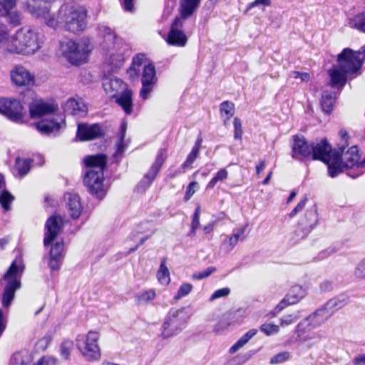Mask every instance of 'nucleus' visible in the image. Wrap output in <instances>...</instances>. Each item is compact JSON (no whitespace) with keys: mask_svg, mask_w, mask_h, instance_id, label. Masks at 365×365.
Returning a JSON list of instances; mask_svg holds the SVG:
<instances>
[{"mask_svg":"<svg viewBox=\"0 0 365 365\" xmlns=\"http://www.w3.org/2000/svg\"><path fill=\"white\" fill-rule=\"evenodd\" d=\"M86 168L83 175V184L88 192L95 197L102 200L107 194L105 188L104 171L108 165V157L103 153L86 155L83 159Z\"/></svg>","mask_w":365,"mask_h":365,"instance_id":"nucleus-1","label":"nucleus"},{"mask_svg":"<svg viewBox=\"0 0 365 365\" xmlns=\"http://www.w3.org/2000/svg\"><path fill=\"white\" fill-rule=\"evenodd\" d=\"M42 43L39 34L31 26H25L10 36L6 43V50L11 53L29 56L38 51Z\"/></svg>","mask_w":365,"mask_h":365,"instance_id":"nucleus-2","label":"nucleus"},{"mask_svg":"<svg viewBox=\"0 0 365 365\" xmlns=\"http://www.w3.org/2000/svg\"><path fill=\"white\" fill-rule=\"evenodd\" d=\"M25 269L21 256H17L11 263L2 279L6 282L2 294V305L8 307L13 301L16 291L21 287V277Z\"/></svg>","mask_w":365,"mask_h":365,"instance_id":"nucleus-3","label":"nucleus"},{"mask_svg":"<svg viewBox=\"0 0 365 365\" xmlns=\"http://www.w3.org/2000/svg\"><path fill=\"white\" fill-rule=\"evenodd\" d=\"M87 10L81 5H65L59 9L61 23H63L66 31L77 34L86 27Z\"/></svg>","mask_w":365,"mask_h":365,"instance_id":"nucleus-4","label":"nucleus"},{"mask_svg":"<svg viewBox=\"0 0 365 365\" xmlns=\"http://www.w3.org/2000/svg\"><path fill=\"white\" fill-rule=\"evenodd\" d=\"M100 334L90 330L82 339H77V346L82 356L90 362L98 361L101 358V350L98 344Z\"/></svg>","mask_w":365,"mask_h":365,"instance_id":"nucleus-5","label":"nucleus"},{"mask_svg":"<svg viewBox=\"0 0 365 365\" xmlns=\"http://www.w3.org/2000/svg\"><path fill=\"white\" fill-rule=\"evenodd\" d=\"M324 311L325 309H318L298 323L294 330L298 341L305 342L319 337L313 330L321 323V321H317L316 318Z\"/></svg>","mask_w":365,"mask_h":365,"instance_id":"nucleus-6","label":"nucleus"},{"mask_svg":"<svg viewBox=\"0 0 365 365\" xmlns=\"http://www.w3.org/2000/svg\"><path fill=\"white\" fill-rule=\"evenodd\" d=\"M365 52V46L361 47L359 51H354L349 48H344L337 56L338 66L349 74H353L359 71L363 61L359 55Z\"/></svg>","mask_w":365,"mask_h":365,"instance_id":"nucleus-7","label":"nucleus"},{"mask_svg":"<svg viewBox=\"0 0 365 365\" xmlns=\"http://www.w3.org/2000/svg\"><path fill=\"white\" fill-rule=\"evenodd\" d=\"M0 113L15 123H21L26 111L19 100L2 98H0Z\"/></svg>","mask_w":365,"mask_h":365,"instance_id":"nucleus-8","label":"nucleus"},{"mask_svg":"<svg viewBox=\"0 0 365 365\" xmlns=\"http://www.w3.org/2000/svg\"><path fill=\"white\" fill-rule=\"evenodd\" d=\"M10 78L16 87L29 89L36 85L35 76L21 65H16L10 71Z\"/></svg>","mask_w":365,"mask_h":365,"instance_id":"nucleus-9","label":"nucleus"},{"mask_svg":"<svg viewBox=\"0 0 365 365\" xmlns=\"http://www.w3.org/2000/svg\"><path fill=\"white\" fill-rule=\"evenodd\" d=\"M64 222L63 218L58 215L50 216L44 225L43 245H51L63 229Z\"/></svg>","mask_w":365,"mask_h":365,"instance_id":"nucleus-10","label":"nucleus"},{"mask_svg":"<svg viewBox=\"0 0 365 365\" xmlns=\"http://www.w3.org/2000/svg\"><path fill=\"white\" fill-rule=\"evenodd\" d=\"M312 143H309L304 135L296 134L292 136L291 156L294 160L303 161L310 160Z\"/></svg>","mask_w":365,"mask_h":365,"instance_id":"nucleus-11","label":"nucleus"},{"mask_svg":"<svg viewBox=\"0 0 365 365\" xmlns=\"http://www.w3.org/2000/svg\"><path fill=\"white\" fill-rule=\"evenodd\" d=\"M183 21L176 16L171 23L170 31L165 38V41L170 46L183 47L187 42V37L182 30Z\"/></svg>","mask_w":365,"mask_h":365,"instance_id":"nucleus-12","label":"nucleus"},{"mask_svg":"<svg viewBox=\"0 0 365 365\" xmlns=\"http://www.w3.org/2000/svg\"><path fill=\"white\" fill-rule=\"evenodd\" d=\"M158 82L155 67L153 63L145 65L142 71L141 88L140 91V97L145 100L148 95L153 90L154 86Z\"/></svg>","mask_w":365,"mask_h":365,"instance_id":"nucleus-13","label":"nucleus"},{"mask_svg":"<svg viewBox=\"0 0 365 365\" xmlns=\"http://www.w3.org/2000/svg\"><path fill=\"white\" fill-rule=\"evenodd\" d=\"M91 50L85 48H80L79 45L73 40H68L66 43V48L63 51L65 57L73 65H80L86 62L88 54Z\"/></svg>","mask_w":365,"mask_h":365,"instance_id":"nucleus-14","label":"nucleus"},{"mask_svg":"<svg viewBox=\"0 0 365 365\" xmlns=\"http://www.w3.org/2000/svg\"><path fill=\"white\" fill-rule=\"evenodd\" d=\"M103 135L104 133L98 123L88 125L86 123H79L77 125L76 136L81 142L93 140Z\"/></svg>","mask_w":365,"mask_h":365,"instance_id":"nucleus-15","label":"nucleus"},{"mask_svg":"<svg viewBox=\"0 0 365 365\" xmlns=\"http://www.w3.org/2000/svg\"><path fill=\"white\" fill-rule=\"evenodd\" d=\"M311 148L312 155L310 159L312 160H319L324 163H328L330 160V158L334 155V152L331 145L326 138H322L319 143H312Z\"/></svg>","mask_w":365,"mask_h":365,"instance_id":"nucleus-16","label":"nucleus"},{"mask_svg":"<svg viewBox=\"0 0 365 365\" xmlns=\"http://www.w3.org/2000/svg\"><path fill=\"white\" fill-rule=\"evenodd\" d=\"M54 0H26L24 9L37 18H46L49 16L50 3Z\"/></svg>","mask_w":365,"mask_h":365,"instance_id":"nucleus-17","label":"nucleus"},{"mask_svg":"<svg viewBox=\"0 0 365 365\" xmlns=\"http://www.w3.org/2000/svg\"><path fill=\"white\" fill-rule=\"evenodd\" d=\"M133 91L128 85H125V87L122 88V91L120 94H112V98L115 99V103L122 108L127 115H130L133 112Z\"/></svg>","mask_w":365,"mask_h":365,"instance_id":"nucleus-18","label":"nucleus"},{"mask_svg":"<svg viewBox=\"0 0 365 365\" xmlns=\"http://www.w3.org/2000/svg\"><path fill=\"white\" fill-rule=\"evenodd\" d=\"M51 245L48 267L52 272L58 271L61 268L62 264L61 261L63 258L64 242L63 240H61L60 241H57Z\"/></svg>","mask_w":365,"mask_h":365,"instance_id":"nucleus-19","label":"nucleus"},{"mask_svg":"<svg viewBox=\"0 0 365 365\" xmlns=\"http://www.w3.org/2000/svg\"><path fill=\"white\" fill-rule=\"evenodd\" d=\"M306 294L307 292L305 288L302 285L294 284L291 287L288 293L279 302V308L297 304L305 297Z\"/></svg>","mask_w":365,"mask_h":365,"instance_id":"nucleus-20","label":"nucleus"},{"mask_svg":"<svg viewBox=\"0 0 365 365\" xmlns=\"http://www.w3.org/2000/svg\"><path fill=\"white\" fill-rule=\"evenodd\" d=\"M58 110L57 104L47 103L43 101L34 102L29 105L31 118H41L46 115L54 113Z\"/></svg>","mask_w":365,"mask_h":365,"instance_id":"nucleus-21","label":"nucleus"},{"mask_svg":"<svg viewBox=\"0 0 365 365\" xmlns=\"http://www.w3.org/2000/svg\"><path fill=\"white\" fill-rule=\"evenodd\" d=\"M180 320L175 317H168L163 325L161 336L163 339L171 337L181 331Z\"/></svg>","mask_w":365,"mask_h":365,"instance_id":"nucleus-22","label":"nucleus"},{"mask_svg":"<svg viewBox=\"0 0 365 365\" xmlns=\"http://www.w3.org/2000/svg\"><path fill=\"white\" fill-rule=\"evenodd\" d=\"M328 165L329 174L331 178L337 176L344 171L345 163L341 160V153L339 151H334V155L330 158L328 163H324Z\"/></svg>","mask_w":365,"mask_h":365,"instance_id":"nucleus-23","label":"nucleus"},{"mask_svg":"<svg viewBox=\"0 0 365 365\" xmlns=\"http://www.w3.org/2000/svg\"><path fill=\"white\" fill-rule=\"evenodd\" d=\"M330 76L329 85L331 87H343L347 81V76L349 75L347 72L342 71L339 66H334L328 71Z\"/></svg>","mask_w":365,"mask_h":365,"instance_id":"nucleus-24","label":"nucleus"},{"mask_svg":"<svg viewBox=\"0 0 365 365\" xmlns=\"http://www.w3.org/2000/svg\"><path fill=\"white\" fill-rule=\"evenodd\" d=\"M318 212L316 205L306 210L299 224L307 230H312L318 223Z\"/></svg>","mask_w":365,"mask_h":365,"instance_id":"nucleus-25","label":"nucleus"},{"mask_svg":"<svg viewBox=\"0 0 365 365\" xmlns=\"http://www.w3.org/2000/svg\"><path fill=\"white\" fill-rule=\"evenodd\" d=\"M35 127L41 134L49 135L53 132L59 131L61 125L58 120L45 118L36 123Z\"/></svg>","mask_w":365,"mask_h":365,"instance_id":"nucleus-26","label":"nucleus"},{"mask_svg":"<svg viewBox=\"0 0 365 365\" xmlns=\"http://www.w3.org/2000/svg\"><path fill=\"white\" fill-rule=\"evenodd\" d=\"M341 160L347 168L359 167L360 155L358 147L354 145L350 147L345 153H341Z\"/></svg>","mask_w":365,"mask_h":365,"instance_id":"nucleus-27","label":"nucleus"},{"mask_svg":"<svg viewBox=\"0 0 365 365\" xmlns=\"http://www.w3.org/2000/svg\"><path fill=\"white\" fill-rule=\"evenodd\" d=\"M336 100V93L331 91H324L320 98V106L326 114H330Z\"/></svg>","mask_w":365,"mask_h":365,"instance_id":"nucleus-28","label":"nucleus"},{"mask_svg":"<svg viewBox=\"0 0 365 365\" xmlns=\"http://www.w3.org/2000/svg\"><path fill=\"white\" fill-rule=\"evenodd\" d=\"M200 4V0H180L179 12L181 20L190 17Z\"/></svg>","mask_w":365,"mask_h":365,"instance_id":"nucleus-29","label":"nucleus"},{"mask_svg":"<svg viewBox=\"0 0 365 365\" xmlns=\"http://www.w3.org/2000/svg\"><path fill=\"white\" fill-rule=\"evenodd\" d=\"M202 143V138L199 136L195 142V145L192 147L191 151L187 155L186 160L181 165V168L182 169L183 172H185L187 170L192 168V165L199 156Z\"/></svg>","mask_w":365,"mask_h":365,"instance_id":"nucleus-30","label":"nucleus"},{"mask_svg":"<svg viewBox=\"0 0 365 365\" xmlns=\"http://www.w3.org/2000/svg\"><path fill=\"white\" fill-rule=\"evenodd\" d=\"M202 143V138L199 136L195 142V145L192 147L191 151L187 155L186 160L181 165V168L182 169L183 172H185L187 170L192 168V165L199 156Z\"/></svg>","mask_w":365,"mask_h":365,"instance_id":"nucleus-31","label":"nucleus"},{"mask_svg":"<svg viewBox=\"0 0 365 365\" xmlns=\"http://www.w3.org/2000/svg\"><path fill=\"white\" fill-rule=\"evenodd\" d=\"M67 208L71 217L78 219L82 212V206L79 196L71 195L68 199Z\"/></svg>","mask_w":365,"mask_h":365,"instance_id":"nucleus-32","label":"nucleus"},{"mask_svg":"<svg viewBox=\"0 0 365 365\" xmlns=\"http://www.w3.org/2000/svg\"><path fill=\"white\" fill-rule=\"evenodd\" d=\"M33 161L34 160L31 158H21L20 157L16 158L14 169L20 178H24L29 173Z\"/></svg>","mask_w":365,"mask_h":365,"instance_id":"nucleus-33","label":"nucleus"},{"mask_svg":"<svg viewBox=\"0 0 365 365\" xmlns=\"http://www.w3.org/2000/svg\"><path fill=\"white\" fill-rule=\"evenodd\" d=\"M346 299H347V298L345 296H339V297H336L330 299L326 303L325 306L322 308V309H325V311L322 312V314L320 315V316L323 317V318L322 319L321 321H323L324 319H327V316H324V315L325 314L327 315L328 314V312H327L328 309H333V308H336L337 309H340V308L343 307L346 304Z\"/></svg>","mask_w":365,"mask_h":365,"instance_id":"nucleus-34","label":"nucleus"},{"mask_svg":"<svg viewBox=\"0 0 365 365\" xmlns=\"http://www.w3.org/2000/svg\"><path fill=\"white\" fill-rule=\"evenodd\" d=\"M258 332V330L256 329H250L247 332H246L244 335H242L230 348L229 352L230 354H234L237 351H238L240 348H242L244 345H245L251 338L255 336Z\"/></svg>","mask_w":365,"mask_h":365,"instance_id":"nucleus-35","label":"nucleus"},{"mask_svg":"<svg viewBox=\"0 0 365 365\" xmlns=\"http://www.w3.org/2000/svg\"><path fill=\"white\" fill-rule=\"evenodd\" d=\"M65 110L70 114L75 115L80 113L86 112L87 109L83 103L76 101L73 98H71L65 104Z\"/></svg>","mask_w":365,"mask_h":365,"instance_id":"nucleus-36","label":"nucleus"},{"mask_svg":"<svg viewBox=\"0 0 365 365\" xmlns=\"http://www.w3.org/2000/svg\"><path fill=\"white\" fill-rule=\"evenodd\" d=\"M125 85H127L120 78H112L108 82H106L103 83V88L105 91L110 94L112 97V94L113 93H118L119 88H121V87H125Z\"/></svg>","mask_w":365,"mask_h":365,"instance_id":"nucleus-37","label":"nucleus"},{"mask_svg":"<svg viewBox=\"0 0 365 365\" xmlns=\"http://www.w3.org/2000/svg\"><path fill=\"white\" fill-rule=\"evenodd\" d=\"M158 173V171H155V170H153V168L150 167L149 171L143 175V178L138 182V188L139 190H145L151 185Z\"/></svg>","mask_w":365,"mask_h":365,"instance_id":"nucleus-38","label":"nucleus"},{"mask_svg":"<svg viewBox=\"0 0 365 365\" xmlns=\"http://www.w3.org/2000/svg\"><path fill=\"white\" fill-rule=\"evenodd\" d=\"M220 111L221 116L223 117L225 115L224 125H227V121L230 120L235 114V104L232 101H225L220 105Z\"/></svg>","mask_w":365,"mask_h":365,"instance_id":"nucleus-39","label":"nucleus"},{"mask_svg":"<svg viewBox=\"0 0 365 365\" xmlns=\"http://www.w3.org/2000/svg\"><path fill=\"white\" fill-rule=\"evenodd\" d=\"M168 158V152L166 148H160L156 155L155 161L151 165L150 168L155 171L160 172L163 164Z\"/></svg>","mask_w":365,"mask_h":365,"instance_id":"nucleus-40","label":"nucleus"},{"mask_svg":"<svg viewBox=\"0 0 365 365\" xmlns=\"http://www.w3.org/2000/svg\"><path fill=\"white\" fill-rule=\"evenodd\" d=\"M165 263L166 259L163 258L157 272V279L161 284H168L170 281L169 270L166 267Z\"/></svg>","mask_w":365,"mask_h":365,"instance_id":"nucleus-41","label":"nucleus"},{"mask_svg":"<svg viewBox=\"0 0 365 365\" xmlns=\"http://www.w3.org/2000/svg\"><path fill=\"white\" fill-rule=\"evenodd\" d=\"M349 25L353 29L365 32V14L361 12L350 19Z\"/></svg>","mask_w":365,"mask_h":365,"instance_id":"nucleus-42","label":"nucleus"},{"mask_svg":"<svg viewBox=\"0 0 365 365\" xmlns=\"http://www.w3.org/2000/svg\"><path fill=\"white\" fill-rule=\"evenodd\" d=\"M14 199V196L7 190H3L0 193V204L5 211L11 209V205Z\"/></svg>","mask_w":365,"mask_h":365,"instance_id":"nucleus-43","label":"nucleus"},{"mask_svg":"<svg viewBox=\"0 0 365 365\" xmlns=\"http://www.w3.org/2000/svg\"><path fill=\"white\" fill-rule=\"evenodd\" d=\"M155 297L156 292L155 289H150L137 294L135 296V300L138 304L148 303L153 301Z\"/></svg>","mask_w":365,"mask_h":365,"instance_id":"nucleus-44","label":"nucleus"},{"mask_svg":"<svg viewBox=\"0 0 365 365\" xmlns=\"http://www.w3.org/2000/svg\"><path fill=\"white\" fill-rule=\"evenodd\" d=\"M228 177V172L225 168L220 169L215 176L208 182L206 189L213 188L218 182H222Z\"/></svg>","mask_w":365,"mask_h":365,"instance_id":"nucleus-45","label":"nucleus"},{"mask_svg":"<svg viewBox=\"0 0 365 365\" xmlns=\"http://www.w3.org/2000/svg\"><path fill=\"white\" fill-rule=\"evenodd\" d=\"M17 0H0V18L6 17L10 10L16 9Z\"/></svg>","mask_w":365,"mask_h":365,"instance_id":"nucleus-46","label":"nucleus"},{"mask_svg":"<svg viewBox=\"0 0 365 365\" xmlns=\"http://www.w3.org/2000/svg\"><path fill=\"white\" fill-rule=\"evenodd\" d=\"M8 18V23L13 27H16L22 24V15L19 11L10 10L6 15Z\"/></svg>","mask_w":365,"mask_h":365,"instance_id":"nucleus-47","label":"nucleus"},{"mask_svg":"<svg viewBox=\"0 0 365 365\" xmlns=\"http://www.w3.org/2000/svg\"><path fill=\"white\" fill-rule=\"evenodd\" d=\"M73 347V342L71 340H64L60 345V354L61 357L68 360L70 357L71 350Z\"/></svg>","mask_w":365,"mask_h":365,"instance_id":"nucleus-48","label":"nucleus"},{"mask_svg":"<svg viewBox=\"0 0 365 365\" xmlns=\"http://www.w3.org/2000/svg\"><path fill=\"white\" fill-rule=\"evenodd\" d=\"M200 206L198 205H197L195 212L192 215V222H191V227L190 230L189 232V235L194 236L195 235L196 230L200 226Z\"/></svg>","mask_w":365,"mask_h":365,"instance_id":"nucleus-49","label":"nucleus"},{"mask_svg":"<svg viewBox=\"0 0 365 365\" xmlns=\"http://www.w3.org/2000/svg\"><path fill=\"white\" fill-rule=\"evenodd\" d=\"M339 136H340V143H338L337 150H335L334 151H339L341 153L344 151L345 148L349 146V135L348 132L344 129H341L339 130Z\"/></svg>","mask_w":365,"mask_h":365,"instance_id":"nucleus-50","label":"nucleus"},{"mask_svg":"<svg viewBox=\"0 0 365 365\" xmlns=\"http://www.w3.org/2000/svg\"><path fill=\"white\" fill-rule=\"evenodd\" d=\"M259 330L266 336H271L273 334H278L280 329L279 326L278 325L269 323H264L259 327Z\"/></svg>","mask_w":365,"mask_h":365,"instance_id":"nucleus-51","label":"nucleus"},{"mask_svg":"<svg viewBox=\"0 0 365 365\" xmlns=\"http://www.w3.org/2000/svg\"><path fill=\"white\" fill-rule=\"evenodd\" d=\"M199 188L200 185L197 182H190L186 187V190L185 195L183 197V200L185 202H187L188 200H190V198L193 196V195L199 190Z\"/></svg>","mask_w":365,"mask_h":365,"instance_id":"nucleus-52","label":"nucleus"},{"mask_svg":"<svg viewBox=\"0 0 365 365\" xmlns=\"http://www.w3.org/2000/svg\"><path fill=\"white\" fill-rule=\"evenodd\" d=\"M29 363V356L23 352H16L13 355L12 361L10 365H27Z\"/></svg>","mask_w":365,"mask_h":365,"instance_id":"nucleus-53","label":"nucleus"},{"mask_svg":"<svg viewBox=\"0 0 365 365\" xmlns=\"http://www.w3.org/2000/svg\"><path fill=\"white\" fill-rule=\"evenodd\" d=\"M192 285L190 283H182L177 292V294L174 297L175 300H179L180 299L188 295L192 290Z\"/></svg>","mask_w":365,"mask_h":365,"instance_id":"nucleus-54","label":"nucleus"},{"mask_svg":"<svg viewBox=\"0 0 365 365\" xmlns=\"http://www.w3.org/2000/svg\"><path fill=\"white\" fill-rule=\"evenodd\" d=\"M245 227H241L233 230L232 234L228 237L227 243L232 248L238 242L240 237L244 234Z\"/></svg>","mask_w":365,"mask_h":365,"instance_id":"nucleus-55","label":"nucleus"},{"mask_svg":"<svg viewBox=\"0 0 365 365\" xmlns=\"http://www.w3.org/2000/svg\"><path fill=\"white\" fill-rule=\"evenodd\" d=\"M234 125V138L235 140H241L242 138L243 130L242 126V121L238 117H235L233 120Z\"/></svg>","mask_w":365,"mask_h":365,"instance_id":"nucleus-56","label":"nucleus"},{"mask_svg":"<svg viewBox=\"0 0 365 365\" xmlns=\"http://www.w3.org/2000/svg\"><path fill=\"white\" fill-rule=\"evenodd\" d=\"M299 319V316L295 314H289L284 316L279 320V324L282 327H288L295 323Z\"/></svg>","mask_w":365,"mask_h":365,"instance_id":"nucleus-57","label":"nucleus"},{"mask_svg":"<svg viewBox=\"0 0 365 365\" xmlns=\"http://www.w3.org/2000/svg\"><path fill=\"white\" fill-rule=\"evenodd\" d=\"M289 358V353L288 351H282L273 356L269 363L271 364H281L287 361Z\"/></svg>","mask_w":365,"mask_h":365,"instance_id":"nucleus-58","label":"nucleus"},{"mask_svg":"<svg viewBox=\"0 0 365 365\" xmlns=\"http://www.w3.org/2000/svg\"><path fill=\"white\" fill-rule=\"evenodd\" d=\"M58 359L48 355L41 357L34 365H56Z\"/></svg>","mask_w":365,"mask_h":365,"instance_id":"nucleus-59","label":"nucleus"},{"mask_svg":"<svg viewBox=\"0 0 365 365\" xmlns=\"http://www.w3.org/2000/svg\"><path fill=\"white\" fill-rule=\"evenodd\" d=\"M308 201V197L304 196L297 205V206L289 213V217L293 218L295 217L299 212H301L306 206V204Z\"/></svg>","mask_w":365,"mask_h":365,"instance_id":"nucleus-60","label":"nucleus"},{"mask_svg":"<svg viewBox=\"0 0 365 365\" xmlns=\"http://www.w3.org/2000/svg\"><path fill=\"white\" fill-rule=\"evenodd\" d=\"M216 271V268L215 267H209L206 269L198 273H195L192 275V278L195 279H205Z\"/></svg>","mask_w":365,"mask_h":365,"instance_id":"nucleus-61","label":"nucleus"},{"mask_svg":"<svg viewBox=\"0 0 365 365\" xmlns=\"http://www.w3.org/2000/svg\"><path fill=\"white\" fill-rule=\"evenodd\" d=\"M46 21V24L48 26L55 29L58 24H61V18L59 16V12L56 18L54 16H51L49 13V16L46 18H43Z\"/></svg>","mask_w":365,"mask_h":365,"instance_id":"nucleus-62","label":"nucleus"},{"mask_svg":"<svg viewBox=\"0 0 365 365\" xmlns=\"http://www.w3.org/2000/svg\"><path fill=\"white\" fill-rule=\"evenodd\" d=\"M9 38V30L6 25L0 21V44L2 43H6V44Z\"/></svg>","mask_w":365,"mask_h":365,"instance_id":"nucleus-63","label":"nucleus"},{"mask_svg":"<svg viewBox=\"0 0 365 365\" xmlns=\"http://www.w3.org/2000/svg\"><path fill=\"white\" fill-rule=\"evenodd\" d=\"M230 293V289L227 287L221 288L215 290L211 295V299H217L227 296Z\"/></svg>","mask_w":365,"mask_h":365,"instance_id":"nucleus-64","label":"nucleus"}]
</instances>
